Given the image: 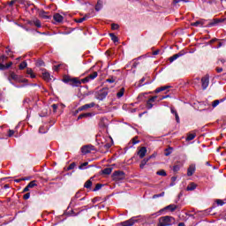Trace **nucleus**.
Here are the masks:
<instances>
[{
	"instance_id": "obj_39",
	"label": "nucleus",
	"mask_w": 226,
	"mask_h": 226,
	"mask_svg": "<svg viewBox=\"0 0 226 226\" xmlns=\"http://www.w3.org/2000/svg\"><path fill=\"white\" fill-rule=\"evenodd\" d=\"M172 154V148H166L165 149V156H170Z\"/></svg>"
},
{
	"instance_id": "obj_51",
	"label": "nucleus",
	"mask_w": 226,
	"mask_h": 226,
	"mask_svg": "<svg viewBox=\"0 0 226 226\" xmlns=\"http://www.w3.org/2000/svg\"><path fill=\"white\" fill-rule=\"evenodd\" d=\"M111 29H114V30L119 29V25H117V24H113V25L111 26Z\"/></svg>"
},
{
	"instance_id": "obj_21",
	"label": "nucleus",
	"mask_w": 226,
	"mask_h": 226,
	"mask_svg": "<svg viewBox=\"0 0 226 226\" xmlns=\"http://www.w3.org/2000/svg\"><path fill=\"white\" fill-rule=\"evenodd\" d=\"M196 188H197V184L191 182L187 185L186 190H187V192H193V190H195Z\"/></svg>"
},
{
	"instance_id": "obj_9",
	"label": "nucleus",
	"mask_w": 226,
	"mask_h": 226,
	"mask_svg": "<svg viewBox=\"0 0 226 226\" xmlns=\"http://www.w3.org/2000/svg\"><path fill=\"white\" fill-rule=\"evenodd\" d=\"M98 77V72H94L93 74L88 75L85 79H82L83 84H87V82H91V80H94Z\"/></svg>"
},
{
	"instance_id": "obj_1",
	"label": "nucleus",
	"mask_w": 226,
	"mask_h": 226,
	"mask_svg": "<svg viewBox=\"0 0 226 226\" xmlns=\"http://www.w3.org/2000/svg\"><path fill=\"white\" fill-rule=\"evenodd\" d=\"M86 200V197H82V192H78L74 197L71 200L70 206L71 207H77V206H82Z\"/></svg>"
},
{
	"instance_id": "obj_54",
	"label": "nucleus",
	"mask_w": 226,
	"mask_h": 226,
	"mask_svg": "<svg viewBox=\"0 0 226 226\" xmlns=\"http://www.w3.org/2000/svg\"><path fill=\"white\" fill-rule=\"evenodd\" d=\"M26 73H27V75H32V73H34V72H33V69L27 68Z\"/></svg>"
},
{
	"instance_id": "obj_36",
	"label": "nucleus",
	"mask_w": 226,
	"mask_h": 226,
	"mask_svg": "<svg viewBox=\"0 0 226 226\" xmlns=\"http://www.w3.org/2000/svg\"><path fill=\"white\" fill-rule=\"evenodd\" d=\"M27 68V62L24 61L19 64V70H24Z\"/></svg>"
},
{
	"instance_id": "obj_31",
	"label": "nucleus",
	"mask_w": 226,
	"mask_h": 226,
	"mask_svg": "<svg viewBox=\"0 0 226 226\" xmlns=\"http://www.w3.org/2000/svg\"><path fill=\"white\" fill-rule=\"evenodd\" d=\"M28 188H34V186H38V184H36V180H33L31 181L28 185H27Z\"/></svg>"
},
{
	"instance_id": "obj_27",
	"label": "nucleus",
	"mask_w": 226,
	"mask_h": 226,
	"mask_svg": "<svg viewBox=\"0 0 226 226\" xmlns=\"http://www.w3.org/2000/svg\"><path fill=\"white\" fill-rule=\"evenodd\" d=\"M91 186H93V182L91 180H87L84 184V188H87V190H91Z\"/></svg>"
},
{
	"instance_id": "obj_50",
	"label": "nucleus",
	"mask_w": 226,
	"mask_h": 226,
	"mask_svg": "<svg viewBox=\"0 0 226 226\" xmlns=\"http://www.w3.org/2000/svg\"><path fill=\"white\" fill-rule=\"evenodd\" d=\"M106 82H109V84H114V82H116V79H108L107 80H106Z\"/></svg>"
},
{
	"instance_id": "obj_7",
	"label": "nucleus",
	"mask_w": 226,
	"mask_h": 226,
	"mask_svg": "<svg viewBox=\"0 0 226 226\" xmlns=\"http://www.w3.org/2000/svg\"><path fill=\"white\" fill-rule=\"evenodd\" d=\"M107 140H109L110 142H112V138L105 139V137H102L100 139V141L102 144V147H105V149H110V147H112V143H107Z\"/></svg>"
},
{
	"instance_id": "obj_63",
	"label": "nucleus",
	"mask_w": 226,
	"mask_h": 226,
	"mask_svg": "<svg viewBox=\"0 0 226 226\" xmlns=\"http://www.w3.org/2000/svg\"><path fill=\"white\" fill-rule=\"evenodd\" d=\"M215 41H218V39L214 38L209 41V43H215Z\"/></svg>"
},
{
	"instance_id": "obj_30",
	"label": "nucleus",
	"mask_w": 226,
	"mask_h": 226,
	"mask_svg": "<svg viewBox=\"0 0 226 226\" xmlns=\"http://www.w3.org/2000/svg\"><path fill=\"white\" fill-rule=\"evenodd\" d=\"M109 36H110L112 41H114V43H117V41H119V39L117 38V36H116V34H109Z\"/></svg>"
},
{
	"instance_id": "obj_32",
	"label": "nucleus",
	"mask_w": 226,
	"mask_h": 226,
	"mask_svg": "<svg viewBox=\"0 0 226 226\" xmlns=\"http://www.w3.org/2000/svg\"><path fill=\"white\" fill-rule=\"evenodd\" d=\"M146 94H139V96H138V100L139 102H144V100H146Z\"/></svg>"
},
{
	"instance_id": "obj_6",
	"label": "nucleus",
	"mask_w": 226,
	"mask_h": 226,
	"mask_svg": "<svg viewBox=\"0 0 226 226\" xmlns=\"http://www.w3.org/2000/svg\"><path fill=\"white\" fill-rule=\"evenodd\" d=\"M156 100H158V96H152L147 101L146 108L147 110H151L153 107H154V103H156Z\"/></svg>"
},
{
	"instance_id": "obj_29",
	"label": "nucleus",
	"mask_w": 226,
	"mask_h": 226,
	"mask_svg": "<svg viewBox=\"0 0 226 226\" xmlns=\"http://www.w3.org/2000/svg\"><path fill=\"white\" fill-rule=\"evenodd\" d=\"M164 209H170L171 212H174L177 209V207L176 205H169Z\"/></svg>"
},
{
	"instance_id": "obj_38",
	"label": "nucleus",
	"mask_w": 226,
	"mask_h": 226,
	"mask_svg": "<svg viewBox=\"0 0 226 226\" xmlns=\"http://www.w3.org/2000/svg\"><path fill=\"white\" fill-rule=\"evenodd\" d=\"M164 195H165V192H161V193H159V194H154V195L152 197V199H158V198H160V197H164Z\"/></svg>"
},
{
	"instance_id": "obj_49",
	"label": "nucleus",
	"mask_w": 226,
	"mask_h": 226,
	"mask_svg": "<svg viewBox=\"0 0 226 226\" xmlns=\"http://www.w3.org/2000/svg\"><path fill=\"white\" fill-rule=\"evenodd\" d=\"M179 169H181V168L179 167V165H175V166L173 167L174 172L179 171Z\"/></svg>"
},
{
	"instance_id": "obj_11",
	"label": "nucleus",
	"mask_w": 226,
	"mask_h": 226,
	"mask_svg": "<svg viewBox=\"0 0 226 226\" xmlns=\"http://www.w3.org/2000/svg\"><path fill=\"white\" fill-rule=\"evenodd\" d=\"M209 86V76H204L202 79H201V87H202V89H207Z\"/></svg>"
},
{
	"instance_id": "obj_33",
	"label": "nucleus",
	"mask_w": 226,
	"mask_h": 226,
	"mask_svg": "<svg viewBox=\"0 0 226 226\" xmlns=\"http://www.w3.org/2000/svg\"><path fill=\"white\" fill-rule=\"evenodd\" d=\"M10 79L12 80H19V75H17L15 72H11Z\"/></svg>"
},
{
	"instance_id": "obj_15",
	"label": "nucleus",
	"mask_w": 226,
	"mask_h": 226,
	"mask_svg": "<svg viewBox=\"0 0 226 226\" xmlns=\"http://www.w3.org/2000/svg\"><path fill=\"white\" fill-rule=\"evenodd\" d=\"M147 153V148H146V147H142L137 153L138 156L142 160V158H144V156H146Z\"/></svg>"
},
{
	"instance_id": "obj_55",
	"label": "nucleus",
	"mask_w": 226,
	"mask_h": 226,
	"mask_svg": "<svg viewBox=\"0 0 226 226\" xmlns=\"http://www.w3.org/2000/svg\"><path fill=\"white\" fill-rule=\"evenodd\" d=\"M14 133H15V131L9 130V137H13Z\"/></svg>"
},
{
	"instance_id": "obj_52",
	"label": "nucleus",
	"mask_w": 226,
	"mask_h": 226,
	"mask_svg": "<svg viewBox=\"0 0 226 226\" xmlns=\"http://www.w3.org/2000/svg\"><path fill=\"white\" fill-rule=\"evenodd\" d=\"M51 107H52V109H53V112H56V110H57V104H53V105H51Z\"/></svg>"
},
{
	"instance_id": "obj_16",
	"label": "nucleus",
	"mask_w": 226,
	"mask_h": 226,
	"mask_svg": "<svg viewBox=\"0 0 226 226\" xmlns=\"http://www.w3.org/2000/svg\"><path fill=\"white\" fill-rule=\"evenodd\" d=\"M196 167L195 164H191L187 169V176L190 177L192 174H195Z\"/></svg>"
},
{
	"instance_id": "obj_53",
	"label": "nucleus",
	"mask_w": 226,
	"mask_h": 226,
	"mask_svg": "<svg viewBox=\"0 0 226 226\" xmlns=\"http://www.w3.org/2000/svg\"><path fill=\"white\" fill-rule=\"evenodd\" d=\"M87 165V162H84L79 166V169L82 170L84 169H86V166Z\"/></svg>"
},
{
	"instance_id": "obj_41",
	"label": "nucleus",
	"mask_w": 226,
	"mask_h": 226,
	"mask_svg": "<svg viewBox=\"0 0 226 226\" xmlns=\"http://www.w3.org/2000/svg\"><path fill=\"white\" fill-rule=\"evenodd\" d=\"M196 135L193 133H191L187 136L186 140H193L195 139Z\"/></svg>"
},
{
	"instance_id": "obj_60",
	"label": "nucleus",
	"mask_w": 226,
	"mask_h": 226,
	"mask_svg": "<svg viewBox=\"0 0 226 226\" xmlns=\"http://www.w3.org/2000/svg\"><path fill=\"white\" fill-rule=\"evenodd\" d=\"M30 188L28 185H26L24 189H23V192H29Z\"/></svg>"
},
{
	"instance_id": "obj_25",
	"label": "nucleus",
	"mask_w": 226,
	"mask_h": 226,
	"mask_svg": "<svg viewBox=\"0 0 226 226\" xmlns=\"http://www.w3.org/2000/svg\"><path fill=\"white\" fill-rule=\"evenodd\" d=\"M149 160H151V157L143 159L139 164L140 169H144V167H146V165H147V162H149Z\"/></svg>"
},
{
	"instance_id": "obj_56",
	"label": "nucleus",
	"mask_w": 226,
	"mask_h": 226,
	"mask_svg": "<svg viewBox=\"0 0 226 226\" xmlns=\"http://www.w3.org/2000/svg\"><path fill=\"white\" fill-rule=\"evenodd\" d=\"M215 70L217 73H222L223 72V69L222 67H217Z\"/></svg>"
},
{
	"instance_id": "obj_35",
	"label": "nucleus",
	"mask_w": 226,
	"mask_h": 226,
	"mask_svg": "<svg viewBox=\"0 0 226 226\" xmlns=\"http://www.w3.org/2000/svg\"><path fill=\"white\" fill-rule=\"evenodd\" d=\"M102 1H98L96 5H95L96 11H100V10H102Z\"/></svg>"
},
{
	"instance_id": "obj_44",
	"label": "nucleus",
	"mask_w": 226,
	"mask_h": 226,
	"mask_svg": "<svg viewBox=\"0 0 226 226\" xmlns=\"http://www.w3.org/2000/svg\"><path fill=\"white\" fill-rule=\"evenodd\" d=\"M41 17L42 19H50V17H49V15H47V12H45V11H42V12L41 13Z\"/></svg>"
},
{
	"instance_id": "obj_14",
	"label": "nucleus",
	"mask_w": 226,
	"mask_h": 226,
	"mask_svg": "<svg viewBox=\"0 0 226 226\" xmlns=\"http://www.w3.org/2000/svg\"><path fill=\"white\" fill-rule=\"evenodd\" d=\"M96 105L94 102L85 104L78 109V112H82V110H87V109H93Z\"/></svg>"
},
{
	"instance_id": "obj_22",
	"label": "nucleus",
	"mask_w": 226,
	"mask_h": 226,
	"mask_svg": "<svg viewBox=\"0 0 226 226\" xmlns=\"http://www.w3.org/2000/svg\"><path fill=\"white\" fill-rule=\"evenodd\" d=\"M94 113H82L78 117V119H84V117H93Z\"/></svg>"
},
{
	"instance_id": "obj_42",
	"label": "nucleus",
	"mask_w": 226,
	"mask_h": 226,
	"mask_svg": "<svg viewBox=\"0 0 226 226\" xmlns=\"http://www.w3.org/2000/svg\"><path fill=\"white\" fill-rule=\"evenodd\" d=\"M145 81H146V78L143 77V78L139 80V84H138V87H142V86H144V84H142V83H144Z\"/></svg>"
},
{
	"instance_id": "obj_8",
	"label": "nucleus",
	"mask_w": 226,
	"mask_h": 226,
	"mask_svg": "<svg viewBox=\"0 0 226 226\" xmlns=\"http://www.w3.org/2000/svg\"><path fill=\"white\" fill-rule=\"evenodd\" d=\"M84 84V81L82 79H79V78H72L70 86L72 87H80V86Z\"/></svg>"
},
{
	"instance_id": "obj_34",
	"label": "nucleus",
	"mask_w": 226,
	"mask_h": 226,
	"mask_svg": "<svg viewBox=\"0 0 226 226\" xmlns=\"http://www.w3.org/2000/svg\"><path fill=\"white\" fill-rule=\"evenodd\" d=\"M117 98H123L124 96V88H122L119 92L117 94Z\"/></svg>"
},
{
	"instance_id": "obj_23",
	"label": "nucleus",
	"mask_w": 226,
	"mask_h": 226,
	"mask_svg": "<svg viewBox=\"0 0 226 226\" xmlns=\"http://www.w3.org/2000/svg\"><path fill=\"white\" fill-rule=\"evenodd\" d=\"M170 87V86H164V87H157L155 90H154V93L156 94H158V93H162V91H167V89H169Z\"/></svg>"
},
{
	"instance_id": "obj_45",
	"label": "nucleus",
	"mask_w": 226,
	"mask_h": 226,
	"mask_svg": "<svg viewBox=\"0 0 226 226\" xmlns=\"http://www.w3.org/2000/svg\"><path fill=\"white\" fill-rule=\"evenodd\" d=\"M73 169H75V163L74 162L71 163L68 166L67 170H73Z\"/></svg>"
},
{
	"instance_id": "obj_3",
	"label": "nucleus",
	"mask_w": 226,
	"mask_h": 226,
	"mask_svg": "<svg viewBox=\"0 0 226 226\" xmlns=\"http://www.w3.org/2000/svg\"><path fill=\"white\" fill-rule=\"evenodd\" d=\"M144 217L142 215H138L132 217L131 219L124 221L122 222V226H132L135 225V223H139V222H143Z\"/></svg>"
},
{
	"instance_id": "obj_59",
	"label": "nucleus",
	"mask_w": 226,
	"mask_h": 226,
	"mask_svg": "<svg viewBox=\"0 0 226 226\" xmlns=\"http://www.w3.org/2000/svg\"><path fill=\"white\" fill-rule=\"evenodd\" d=\"M0 70H7L6 65L0 64Z\"/></svg>"
},
{
	"instance_id": "obj_58",
	"label": "nucleus",
	"mask_w": 226,
	"mask_h": 226,
	"mask_svg": "<svg viewBox=\"0 0 226 226\" xmlns=\"http://www.w3.org/2000/svg\"><path fill=\"white\" fill-rule=\"evenodd\" d=\"M43 127L39 128V133H47V131H42Z\"/></svg>"
},
{
	"instance_id": "obj_5",
	"label": "nucleus",
	"mask_w": 226,
	"mask_h": 226,
	"mask_svg": "<svg viewBox=\"0 0 226 226\" xmlns=\"http://www.w3.org/2000/svg\"><path fill=\"white\" fill-rule=\"evenodd\" d=\"M124 172L117 170L112 175L113 181H123L124 179Z\"/></svg>"
},
{
	"instance_id": "obj_10",
	"label": "nucleus",
	"mask_w": 226,
	"mask_h": 226,
	"mask_svg": "<svg viewBox=\"0 0 226 226\" xmlns=\"http://www.w3.org/2000/svg\"><path fill=\"white\" fill-rule=\"evenodd\" d=\"M91 151H94V146L87 145V146H83L81 147V153L83 154H87L91 153Z\"/></svg>"
},
{
	"instance_id": "obj_26",
	"label": "nucleus",
	"mask_w": 226,
	"mask_h": 226,
	"mask_svg": "<svg viewBox=\"0 0 226 226\" xmlns=\"http://www.w3.org/2000/svg\"><path fill=\"white\" fill-rule=\"evenodd\" d=\"M102 174L105 176H110V174H112V168H106L102 170Z\"/></svg>"
},
{
	"instance_id": "obj_48",
	"label": "nucleus",
	"mask_w": 226,
	"mask_h": 226,
	"mask_svg": "<svg viewBox=\"0 0 226 226\" xmlns=\"http://www.w3.org/2000/svg\"><path fill=\"white\" fill-rule=\"evenodd\" d=\"M30 197H31V193H30V192H27V193H26V194L23 196V199H24L25 200H27Z\"/></svg>"
},
{
	"instance_id": "obj_61",
	"label": "nucleus",
	"mask_w": 226,
	"mask_h": 226,
	"mask_svg": "<svg viewBox=\"0 0 226 226\" xmlns=\"http://www.w3.org/2000/svg\"><path fill=\"white\" fill-rule=\"evenodd\" d=\"M30 79H36V74H34V72H32L30 74Z\"/></svg>"
},
{
	"instance_id": "obj_12",
	"label": "nucleus",
	"mask_w": 226,
	"mask_h": 226,
	"mask_svg": "<svg viewBox=\"0 0 226 226\" xmlns=\"http://www.w3.org/2000/svg\"><path fill=\"white\" fill-rule=\"evenodd\" d=\"M206 19H200L196 22L191 24L193 27H205L206 26Z\"/></svg>"
},
{
	"instance_id": "obj_19",
	"label": "nucleus",
	"mask_w": 226,
	"mask_h": 226,
	"mask_svg": "<svg viewBox=\"0 0 226 226\" xmlns=\"http://www.w3.org/2000/svg\"><path fill=\"white\" fill-rule=\"evenodd\" d=\"M182 56H185V54L182 52L173 55L172 56L170 57V63H174L176 59H179V57H182Z\"/></svg>"
},
{
	"instance_id": "obj_64",
	"label": "nucleus",
	"mask_w": 226,
	"mask_h": 226,
	"mask_svg": "<svg viewBox=\"0 0 226 226\" xmlns=\"http://www.w3.org/2000/svg\"><path fill=\"white\" fill-rule=\"evenodd\" d=\"M53 70H54L55 72H57V70H59V65H55V66L53 67Z\"/></svg>"
},
{
	"instance_id": "obj_62",
	"label": "nucleus",
	"mask_w": 226,
	"mask_h": 226,
	"mask_svg": "<svg viewBox=\"0 0 226 226\" xmlns=\"http://www.w3.org/2000/svg\"><path fill=\"white\" fill-rule=\"evenodd\" d=\"M11 64H13V63L10 62L9 64H7L5 65V68L8 70V68H10L11 66Z\"/></svg>"
},
{
	"instance_id": "obj_24",
	"label": "nucleus",
	"mask_w": 226,
	"mask_h": 226,
	"mask_svg": "<svg viewBox=\"0 0 226 226\" xmlns=\"http://www.w3.org/2000/svg\"><path fill=\"white\" fill-rule=\"evenodd\" d=\"M170 110H171V114L175 115V119L177 123H180L179 115L177 114V111L176 110V109L170 108Z\"/></svg>"
},
{
	"instance_id": "obj_13",
	"label": "nucleus",
	"mask_w": 226,
	"mask_h": 226,
	"mask_svg": "<svg viewBox=\"0 0 226 226\" xmlns=\"http://www.w3.org/2000/svg\"><path fill=\"white\" fill-rule=\"evenodd\" d=\"M41 72H42L43 80H45L46 82H50V80H52V78L50 77V73L47 72V70L45 69H41Z\"/></svg>"
},
{
	"instance_id": "obj_4",
	"label": "nucleus",
	"mask_w": 226,
	"mask_h": 226,
	"mask_svg": "<svg viewBox=\"0 0 226 226\" xmlns=\"http://www.w3.org/2000/svg\"><path fill=\"white\" fill-rule=\"evenodd\" d=\"M109 94V89L107 88H102L99 90L96 94L95 98L100 101H103L107 98V95Z\"/></svg>"
},
{
	"instance_id": "obj_20",
	"label": "nucleus",
	"mask_w": 226,
	"mask_h": 226,
	"mask_svg": "<svg viewBox=\"0 0 226 226\" xmlns=\"http://www.w3.org/2000/svg\"><path fill=\"white\" fill-rule=\"evenodd\" d=\"M226 101V97L222 98L221 100H215L212 102V107L213 109H216V107H218V105H220V103H223V102Z\"/></svg>"
},
{
	"instance_id": "obj_47",
	"label": "nucleus",
	"mask_w": 226,
	"mask_h": 226,
	"mask_svg": "<svg viewBox=\"0 0 226 226\" xmlns=\"http://www.w3.org/2000/svg\"><path fill=\"white\" fill-rule=\"evenodd\" d=\"M86 17H83V18H81V19H77L76 20V22L78 23V24H82V22H84V20H86Z\"/></svg>"
},
{
	"instance_id": "obj_17",
	"label": "nucleus",
	"mask_w": 226,
	"mask_h": 226,
	"mask_svg": "<svg viewBox=\"0 0 226 226\" xmlns=\"http://www.w3.org/2000/svg\"><path fill=\"white\" fill-rule=\"evenodd\" d=\"M53 19H54L55 22H57L58 24H61V22H63V20H64V18L59 13H55L53 16Z\"/></svg>"
},
{
	"instance_id": "obj_40",
	"label": "nucleus",
	"mask_w": 226,
	"mask_h": 226,
	"mask_svg": "<svg viewBox=\"0 0 226 226\" xmlns=\"http://www.w3.org/2000/svg\"><path fill=\"white\" fill-rule=\"evenodd\" d=\"M102 184H97L92 192H98V190H102Z\"/></svg>"
},
{
	"instance_id": "obj_46",
	"label": "nucleus",
	"mask_w": 226,
	"mask_h": 226,
	"mask_svg": "<svg viewBox=\"0 0 226 226\" xmlns=\"http://www.w3.org/2000/svg\"><path fill=\"white\" fill-rule=\"evenodd\" d=\"M216 204H217V206H223V204H225V202H223V200H216Z\"/></svg>"
},
{
	"instance_id": "obj_57",
	"label": "nucleus",
	"mask_w": 226,
	"mask_h": 226,
	"mask_svg": "<svg viewBox=\"0 0 226 226\" xmlns=\"http://www.w3.org/2000/svg\"><path fill=\"white\" fill-rule=\"evenodd\" d=\"M69 215H70V216H77V214H75V212L73 210L69 212Z\"/></svg>"
},
{
	"instance_id": "obj_2",
	"label": "nucleus",
	"mask_w": 226,
	"mask_h": 226,
	"mask_svg": "<svg viewBox=\"0 0 226 226\" xmlns=\"http://www.w3.org/2000/svg\"><path fill=\"white\" fill-rule=\"evenodd\" d=\"M175 220L174 217L172 216H162L159 219V222L157 224V226H170L172 225V223H174Z\"/></svg>"
},
{
	"instance_id": "obj_18",
	"label": "nucleus",
	"mask_w": 226,
	"mask_h": 226,
	"mask_svg": "<svg viewBox=\"0 0 226 226\" xmlns=\"http://www.w3.org/2000/svg\"><path fill=\"white\" fill-rule=\"evenodd\" d=\"M30 26H35L36 27H41V21L38 19H34L28 22Z\"/></svg>"
},
{
	"instance_id": "obj_28",
	"label": "nucleus",
	"mask_w": 226,
	"mask_h": 226,
	"mask_svg": "<svg viewBox=\"0 0 226 226\" xmlns=\"http://www.w3.org/2000/svg\"><path fill=\"white\" fill-rule=\"evenodd\" d=\"M72 78H71L70 76H64L63 79V82H64V84H72Z\"/></svg>"
},
{
	"instance_id": "obj_43",
	"label": "nucleus",
	"mask_w": 226,
	"mask_h": 226,
	"mask_svg": "<svg viewBox=\"0 0 226 226\" xmlns=\"http://www.w3.org/2000/svg\"><path fill=\"white\" fill-rule=\"evenodd\" d=\"M36 66H45V62H43L42 60H38L36 62Z\"/></svg>"
},
{
	"instance_id": "obj_37",
	"label": "nucleus",
	"mask_w": 226,
	"mask_h": 226,
	"mask_svg": "<svg viewBox=\"0 0 226 226\" xmlns=\"http://www.w3.org/2000/svg\"><path fill=\"white\" fill-rule=\"evenodd\" d=\"M156 174H157V176H162V177L167 176V172L164 170H161L157 171Z\"/></svg>"
}]
</instances>
